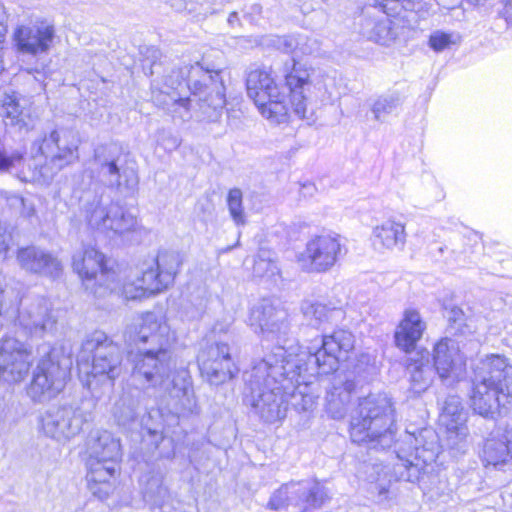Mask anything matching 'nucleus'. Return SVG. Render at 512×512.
<instances>
[{
    "label": "nucleus",
    "instance_id": "nucleus-1",
    "mask_svg": "<svg viewBox=\"0 0 512 512\" xmlns=\"http://www.w3.org/2000/svg\"><path fill=\"white\" fill-rule=\"evenodd\" d=\"M174 339L169 325L154 313L137 318L124 332L126 344L137 349L135 354L132 349L128 352L133 381L143 388H157L167 393L175 413L189 416L198 413V405L188 371H175L170 379V347Z\"/></svg>",
    "mask_w": 512,
    "mask_h": 512
},
{
    "label": "nucleus",
    "instance_id": "nucleus-2",
    "mask_svg": "<svg viewBox=\"0 0 512 512\" xmlns=\"http://www.w3.org/2000/svg\"><path fill=\"white\" fill-rule=\"evenodd\" d=\"M223 53L213 50L201 62L173 68L151 84L153 103L174 118L189 120L191 108L203 120L216 122L226 105Z\"/></svg>",
    "mask_w": 512,
    "mask_h": 512
},
{
    "label": "nucleus",
    "instance_id": "nucleus-3",
    "mask_svg": "<svg viewBox=\"0 0 512 512\" xmlns=\"http://www.w3.org/2000/svg\"><path fill=\"white\" fill-rule=\"evenodd\" d=\"M354 344V335L339 329L323 335L321 346L315 350L298 349L296 353L286 350L284 360H280V377L288 404L298 412L312 411L318 398L312 391L313 380L318 375L337 371L339 362L348 358Z\"/></svg>",
    "mask_w": 512,
    "mask_h": 512
},
{
    "label": "nucleus",
    "instance_id": "nucleus-4",
    "mask_svg": "<svg viewBox=\"0 0 512 512\" xmlns=\"http://www.w3.org/2000/svg\"><path fill=\"white\" fill-rule=\"evenodd\" d=\"M286 349L282 345L245 371V399L259 417L268 423L282 420L286 416L288 399L282 388L281 361Z\"/></svg>",
    "mask_w": 512,
    "mask_h": 512
},
{
    "label": "nucleus",
    "instance_id": "nucleus-5",
    "mask_svg": "<svg viewBox=\"0 0 512 512\" xmlns=\"http://www.w3.org/2000/svg\"><path fill=\"white\" fill-rule=\"evenodd\" d=\"M472 385L470 403L475 413L491 420L507 414L512 401V365L507 358L492 354L481 360Z\"/></svg>",
    "mask_w": 512,
    "mask_h": 512
},
{
    "label": "nucleus",
    "instance_id": "nucleus-6",
    "mask_svg": "<svg viewBox=\"0 0 512 512\" xmlns=\"http://www.w3.org/2000/svg\"><path fill=\"white\" fill-rule=\"evenodd\" d=\"M393 412L391 399L386 394L360 399L350 421L351 440L367 444L371 449L391 447L395 438Z\"/></svg>",
    "mask_w": 512,
    "mask_h": 512
},
{
    "label": "nucleus",
    "instance_id": "nucleus-7",
    "mask_svg": "<svg viewBox=\"0 0 512 512\" xmlns=\"http://www.w3.org/2000/svg\"><path fill=\"white\" fill-rule=\"evenodd\" d=\"M87 387L92 388L93 381L107 384L110 388L123 371V352L120 346L111 340L104 332L95 331L83 341L78 355L77 364L80 371L89 367Z\"/></svg>",
    "mask_w": 512,
    "mask_h": 512
},
{
    "label": "nucleus",
    "instance_id": "nucleus-8",
    "mask_svg": "<svg viewBox=\"0 0 512 512\" xmlns=\"http://www.w3.org/2000/svg\"><path fill=\"white\" fill-rule=\"evenodd\" d=\"M88 451V489L103 500L112 490L111 479L115 477L122 458L120 440L107 430L96 431L91 435Z\"/></svg>",
    "mask_w": 512,
    "mask_h": 512
},
{
    "label": "nucleus",
    "instance_id": "nucleus-9",
    "mask_svg": "<svg viewBox=\"0 0 512 512\" xmlns=\"http://www.w3.org/2000/svg\"><path fill=\"white\" fill-rule=\"evenodd\" d=\"M437 453V447L432 442L429 443V446L416 445L414 453L408 457L397 452L392 473L382 463H364L362 473L365 475V480L374 485L373 491H377L380 497L386 498L392 479L407 482L418 481L426 466L435 461Z\"/></svg>",
    "mask_w": 512,
    "mask_h": 512
},
{
    "label": "nucleus",
    "instance_id": "nucleus-10",
    "mask_svg": "<svg viewBox=\"0 0 512 512\" xmlns=\"http://www.w3.org/2000/svg\"><path fill=\"white\" fill-rule=\"evenodd\" d=\"M286 86L290 91V104L293 113L301 118L313 120L319 104L330 99L323 76L293 61L291 70L285 75Z\"/></svg>",
    "mask_w": 512,
    "mask_h": 512
},
{
    "label": "nucleus",
    "instance_id": "nucleus-11",
    "mask_svg": "<svg viewBox=\"0 0 512 512\" xmlns=\"http://www.w3.org/2000/svg\"><path fill=\"white\" fill-rule=\"evenodd\" d=\"M79 143L77 134L71 129H51L44 133L36 163L43 183H48L57 172L78 159Z\"/></svg>",
    "mask_w": 512,
    "mask_h": 512
},
{
    "label": "nucleus",
    "instance_id": "nucleus-12",
    "mask_svg": "<svg viewBox=\"0 0 512 512\" xmlns=\"http://www.w3.org/2000/svg\"><path fill=\"white\" fill-rule=\"evenodd\" d=\"M37 354L40 358L34 372V395L40 393L53 397L64 388L72 359L63 347L49 343L38 345Z\"/></svg>",
    "mask_w": 512,
    "mask_h": 512
},
{
    "label": "nucleus",
    "instance_id": "nucleus-13",
    "mask_svg": "<svg viewBox=\"0 0 512 512\" xmlns=\"http://www.w3.org/2000/svg\"><path fill=\"white\" fill-rule=\"evenodd\" d=\"M247 94L257 106L263 117L274 123L286 121L288 108L284 103L285 95L280 91L272 71L266 67H257L249 71L246 78Z\"/></svg>",
    "mask_w": 512,
    "mask_h": 512
},
{
    "label": "nucleus",
    "instance_id": "nucleus-14",
    "mask_svg": "<svg viewBox=\"0 0 512 512\" xmlns=\"http://www.w3.org/2000/svg\"><path fill=\"white\" fill-rule=\"evenodd\" d=\"M85 219L90 228L109 237H124L138 226L136 216L118 203H105L102 195H95L85 204Z\"/></svg>",
    "mask_w": 512,
    "mask_h": 512
},
{
    "label": "nucleus",
    "instance_id": "nucleus-15",
    "mask_svg": "<svg viewBox=\"0 0 512 512\" xmlns=\"http://www.w3.org/2000/svg\"><path fill=\"white\" fill-rule=\"evenodd\" d=\"M90 401L74 400L70 404L48 409L40 417L43 432L57 440L69 439L79 434L84 423L91 419Z\"/></svg>",
    "mask_w": 512,
    "mask_h": 512
},
{
    "label": "nucleus",
    "instance_id": "nucleus-16",
    "mask_svg": "<svg viewBox=\"0 0 512 512\" xmlns=\"http://www.w3.org/2000/svg\"><path fill=\"white\" fill-rule=\"evenodd\" d=\"M327 497L325 488L317 481H291L283 484L272 494L267 507L271 510H279L293 506L298 508L299 512H307L321 507Z\"/></svg>",
    "mask_w": 512,
    "mask_h": 512
},
{
    "label": "nucleus",
    "instance_id": "nucleus-17",
    "mask_svg": "<svg viewBox=\"0 0 512 512\" xmlns=\"http://www.w3.org/2000/svg\"><path fill=\"white\" fill-rule=\"evenodd\" d=\"M248 324L268 340H280L289 329L288 312L277 300L263 298L249 312Z\"/></svg>",
    "mask_w": 512,
    "mask_h": 512
},
{
    "label": "nucleus",
    "instance_id": "nucleus-18",
    "mask_svg": "<svg viewBox=\"0 0 512 512\" xmlns=\"http://www.w3.org/2000/svg\"><path fill=\"white\" fill-rule=\"evenodd\" d=\"M341 238L336 233H323L311 237L298 260L309 272H326L342 255Z\"/></svg>",
    "mask_w": 512,
    "mask_h": 512
},
{
    "label": "nucleus",
    "instance_id": "nucleus-19",
    "mask_svg": "<svg viewBox=\"0 0 512 512\" xmlns=\"http://www.w3.org/2000/svg\"><path fill=\"white\" fill-rule=\"evenodd\" d=\"M117 152L113 145H102L95 149L93 163L98 178L107 187L133 191L139 182L138 174L133 168L118 165Z\"/></svg>",
    "mask_w": 512,
    "mask_h": 512
},
{
    "label": "nucleus",
    "instance_id": "nucleus-20",
    "mask_svg": "<svg viewBox=\"0 0 512 512\" xmlns=\"http://www.w3.org/2000/svg\"><path fill=\"white\" fill-rule=\"evenodd\" d=\"M433 368L442 382L453 384L464 378L466 357L459 343L451 338H443L433 347Z\"/></svg>",
    "mask_w": 512,
    "mask_h": 512
},
{
    "label": "nucleus",
    "instance_id": "nucleus-21",
    "mask_svg": "<svg viewBox=\"0 0 512 512\" xmlns=\"http://www.w3.org/2000/svg\"><path fill=\"white\" fill-rule=\"evenodd\" d=\"M30 353L25 345L15 338H5L0 345V379L20 382L28 374Z\"/></svg>",
    "mask_w": 512,
    "mask_h": 512
},
{
    "label": "nucleus",
    "instance_id": "nucleus-22",
    "mask_svg": "<svg viewBox=\"0 0 512 512\" xmlns=\"http://www.w3.org/2000/svg\"><path fill=\"white\" fill-rule=\"evenodd\" d=\"M465 421L466 414L460 399L456 396L448 397L440 414V423L446 429V442L451 450L465 452L468 435Z\"/></svg>",
    "mask_w": 512,
    "mask_h": 512
},
{
    "label": "nucleus",
    "instance_id": "nucleus-23",
    "mask_svg": "<svg viewBox=\"0 0 512 512\" xmlns=\"http://www.w3.org/2000/svg\"><path fill=\"white\" fill-rule=\"evenodd\" d=\"M384 9L378 7L367 8L359 21V33L370 41L388 46L396 38V32L392 27V21Z\"/></svg>",
    "mask_w": 512,
    "mask_h": 512
},
{
    "label": "nucleus",
    "instance_id": "nucleus-24",
    "mask_svg": "<svg viewBox=\"0 0 512 512\" xmlns=\"http://www.w3.org/2000/svg\"><path fill=\"white\" fill-rule=\"evenodd\" d=\"M356 383L351 373L339 372L332 376L326 393V411L333 419L345 416Z\"/></svg>",
    "mask_w": 512,
    "mask_h": 512
},
{
    "label": "nucleus",
    "instance_id": "nucleus-25",
    "mask_svg": "<svg viewBox=\"0 0 512 512\" xmlns=\"http://www.w3.org/2000/svg\"><path fill=\"white\" fill-rule=\"evenodd\" d=\"M56 39L55 25L51 18H38L34 22V72L39 73L50 63L48 53Z\"/></svg>",
    "mask_w": 512,
    "mask_h": 512
},
{
    "label": "nucleus",
    "instance_id": "nucleus-26",
    "mask_svg": "<svg viewBox=\"0 0 512 512\" xmlns=\"http://www.w3.org/2000/svg\"><path fill=\"white\" fill-rule=\"evenodd\" d=\"M72 265L74 271L85 280L96 279L99 273L101 278L107 279L114 275L107 271L104 255L91 246L84 247L82 251L75 253Z\"/></svg>",
    "mask_w": 512,
    "mask_h": 512
},
{
    "label": "nucleus",
    "instance_id": "nucleus-27",
    "mask_svg": "<svg viewBox=\"0 0 512 512\" xmlns=\"http://www.w3.org/2000/svg\"><path fill=\"white\" fill-rule=\"evenodd\" d=\"M425 329L426 324L419 312L414 309L406 310L395 331L396 346L405 352L414 350Z\"/></svg>",
    "mask_w": 512,
    "mask_h": 512
},
{
    "label": "nucleus",
    "instance_id": "nucleus-28",
    "mask_svg": "<svg viewBox=\"0 0 512 512\" xmlns=\"http://www.w3.org/2000/svg\"><path fill=\"white\" fill-rule=\"evenodd\" d=\"M163 480V474L154 469L144 473L139 480L143 499L153 512H162L161 509L170 501V494Z\"/></svg>",
    "mask_w": 512,
    "mask_h": 512
},
{
    "label": "nucleus",
    "instance_id": "nucleus-29",
    "mask_svg": "<svg viewBox=\"0 0 512 512\" xmlns=\"http://www.w3.org/2000/svg\"><path fill=\"white\" fill-rule=\"evenodd\" d=\"M374 245L378 249L402 248L406 241L404 225L386 220L373 230Z\"/></svg>",
    "mask_w": 512,
    "mask_h": 512
},
{
    "label": "nucleus",
    "instance_id": "nucleus-30",
    "mask_svg": "<svg viewBox=\"0 0 512 512\" xmlns=\"http://www.w3.org/2000/svg\"><path fill=\"white\" fill-rule=\"evenodd\" d=\"M201 373L210 384L220 385L234 378L239 372L233 358H221L220 361L205 360L199 365Z\"/></svg>",
    "mask_w": 512,
    "mask_h": 512
},
{
    "label": "nucleus",
    "instance_id": "nucleus-31",
    "mask_svg": "<svg viewBox=\"0 0 512 512\" xmlns=\"http://www.w3.org/2000/svg\"><path fill=\"white\" fill-rule=\"evenodd\" d=\"M410 375V388L414 393L426 391L433 383L436 371L430 365L428 357L411 359L407 366Z\"/></svg>",
    "mask_w": 512,
    "mask_h": 512
},
{
    "label": "nucleus",
    "instance_id": "nucleus-32",
    "mask_svg": "<svg viewBox=\"0 0 512 512\" xmlns=\"http://www.w3.org/2000/svg\"><path fill=\"white\" fill-rule=\"evenodd\" d=\"M301 310L309 324L316 328L321 327L324 323H332L341 315V311L338 309L328 308L322 303L310 300L303 301Z\"/></svg>",
    "mask_w": 512,
    "mask_h": 512
},
{
    "label": "nucleus",
    "instance_id": "nucleus-33",
    "mask_svg": "<svg viewBox=\"0 0 512 512\" xmlns=\"http://www.w3.org/2000/svg\"><path fill=\"white\" fill-rule=\"evenodd\" d=\"M403 99L397 91H388L369 100L370 111L376 121L384 122L398 107Z\"/></svg>",
    "mask_w": 512,
    "mask_h": 512
},
{
    "label": "nucleus",
    "instance_id": "nucleus-34",
    "mask_svg": "<svg viewBox=\"0 0 512 512\" xmlns=\"http://www.w3.org/2000/svg\"><path fill=\"white\" fill-rule=\"evenodd\" d=\"M152 262L159 270L164 282L168 283L170 286L174 283L183 259L179 252L164 250L159 252L156 259L152 260Z\"/></svg>",
    "mask_w": 512,
    "mask_h": 512
},
{
    "label": "nucleus",
    "instance_id": "nucleus-35",
    "mask_svg": "<svg viewBox=\"0 0 512 512\" xmlns=\"http://www.w3.org/2000/svg\"><path fill=\"white\" fill-rule=\"evenodd\" d=\"M135 274L140 281V285L146 289L149 295L162 292L169 287L153 262L144 264L141 270L135 272Z\"/></svg>",
    "mask_w": 512,
    "mask_h": 512
},
{
    "label": "nucleus",
    "instance_id": "nucleus-36",
    "mask_svg": "<svg viewBox=\"0 0 512 512\" xmlns=\"http://www.w3.org/2000/svg\"><path fill=\"white\" fill-rule=\"evenodd\" d=\"M254 277L271 280L280 275V268L269 250H260L254 260Z\"/></svg>",
    "mask_w": 512,
    "mask_h": 512
},
{
    "label": "nucleus",
    "instance_id": "nucleus-37",
    "mask_svg": "<svg viewBox=\"0 0 512 512\" xmlns=\"http://www.w3.org/2000/svg\"><path fill=\"white\" fill-rule=\"evenodd\" d=\"M0 115L5 119L6 126H18L21 131L27 127L23 119V112L19 110V103L14 95L4 94L0 100Z\"/></svg>",
    "mask_w": 512,
    "mask_h": 512
},
{
    "label": "nucleus",
    "instance_id": "nucleus-38",
    "mask_svg": "<svg viewBox=\"0 0 512 512\" xmlns=\"http://www.w3.org/2000/svg\"><path fill=\"white\" fill-rule=\"evenodd\" d=\"M62 272L60 261L49 253L34 249V273L57 278Z\"/></svg>",
    "mask_w": 512,
    "mask_h": 512
},
{
    "label": "nucleus",
    "instance_id": "nucleus-39",
    "mask_svg": "<svg viewBox=\"0 0 512 512\" xmlns=\"http://www.w3.org/2000/svg\"><path fill=\"white\" fill-rule=\"evenodd\" d=\"M12 46L19 55L32 54V28L19 25L12 34Z\"/></svg>",
    "mask_w": 512,
    "mask_h": 512
},
{
    "label": "nucleus",
    "instance_id": "nucleus-40",
    "mask_svg": "<svg viewBox=\"0 0 512 512\" xmlns=\"http://www.w3.org/2000/svg\"><path fill=\"white\" fill-rule=\"evenodd\" d=\"M242 199V191L238 188L231 189L227 196V206L230 216L238 226L246 223Z\"/></svg>",
    "mask_w": 512,
    "mask_h": 512
},
{
    "label": "nucleus",
    "instance_id": "nucleus-41",
    "mask_svg": "<svg viewBox=\"0 0 512 512\" xmlns=\"http://www.w3.org/2000/svg\"><path fill=\"white\" fill-rule=\"evenodd\" d=\"M460 37L453 33L435 31L429 37V47L435 52H442L459 42Z\"/></svg>",
    "mask_w": 512,
    "mask_h": 512
},
{
    "label": "nucleus",
    "instance_id": "nucleus-42",
    "mask_svg": "<svg viewBox=\"0 0 512 512\" xmlns=\"http://www.w3.org/2000/svg\"><path fill=\"white\" fill-rule=\"evenodd\" d=\"M221 358H232L230 347L226 343H214L203 349L198 355V363L209 359L220 361Z\"/></svg>",
    "mask_w": 512,
    "mask_h": 512
},
{
    "label": "nucleus",
    "instance_id": "nucleus-43",
    "mask_svg": "<svg viewBox=\"0 0 512 512\" xmlns=\"http://www.w3.org/2000/svg\"><path fill=\"white\" fill-rule=\"evenodd\" d=\"M120 291L127 300L141 299L142 297L149 295L146 289L140 285V281L135 273L126 278Z\"/></svg>",
    "mask_w": 512,
    "mask_h": 512
},
{
    "label": "nucleus",
    "instance_id": "nucleus-44",
    "mask_svg": "<svg viewBox=\"0 0 512 512\" xmlns=\"http://www.w3.org/2000/svg\"><path fill=\"white\" fill-rule=\"evenodd\" d=\"M378 8L384 9L388 15L400 16L402 12H406L411 10L413 7V3L410 0H375Z\"/></svg>",
    "mask_w": 512,
    "mask_h": 512
},
{
    "label": "nucleus",
    "instance_id": "nucleus-45",
    "mask_svg": "<svg viewBox=\"0 0 512 512\" xmlns=\"http://www.w3.org/2000/svg\"><path fill=\"white\" fill-rule=\"evenodd\" d=\"M43 304H39V314L43 316L42 321L35 322L34 321V334L39 330L41 332H49L52 331L55 326V319L49 312V304L43 299Z\"/></svg>",
    "mask_w": 512,
    "mask_h": 512
},
{
    "label": "nucleus",
    "instance_id": "nucleus-46",
    "mask_svg": "<svg viewBox=\"0 0 512 512\" xmlns=\"http://www.w3.org/2000/svg\"><path fill=\"white\" fill-rule=\"evenodd\" d=\"M301 41H303V38H295L292 36H285L279 40L280 47L287 53L293 52L296 49H300L301 53L303 54H310L313 52L312 47H308L306 44H302L301 47L299 45L301 44Z\"/></svg>",
    "mask_w": 512,
    "mask_h": 512
},
{
    "label": "nucleus",
    "instance_id": "nucleus-47",
    "mask_svg": "<svg viewBox=\"0 0 512 512\" xmlns=\"http://www.w3.org/2000/svg\"><path fill=\"white\" fill-rule=\"evenodd\" d=\"M165 442L170 443V440L165 439L162 431L158 429L147 428L146 432L143 434V443L151 446V450H158L160 445Z\"/></svg>",
    "mask_w": 512,
    "mask_h": 512
},
{
    "label": "nucleus",
    "instance_id": "nucleus-48",
    "mask_svg": "<svg viewBox=\"0 0 512 512\" xmlns=\"http://www.w3.org/2000/svg\"><path fill=\"white\" fill-rule=\"evenodd\" d=\"M17 260L21 267L27 271H32V250L29 247L21 248L18 251Z\"/></svg>",
    "mask_w": 512,
    "mask_h": 512
},
{
    "label": "nucleus",
    "instance_id": "nucleus-49",
    "mask_svg": "<svg viewBox=\"0 0 512 512\" xmlns=\"http://www.w3.org/2000/svg\"><path fill=\"white\" fill-rule=\"evenodd\" d=\"M499 4V15L505 19L508 27H512V0H500Z\"/></svg>",
    "mask_w": 512,
    "mask_h": 512
},
{
    "label": "nucleus",
    "instance_id": "nucleus-50",
    "mask_svg": "<svg viewBox=\"0 0 512 512\" xmlns=\"http://www.w3.org/2000/svg\"><path fill=\"white\" fill-rule=\"evenodd\" d=\"M114 415L120 425H125L126 423L134 420L136 417L134 410L130 407H128L124 412H120L119 405L116 406Z\"/></svg>",
    "mask_w": 512,
    "mask_h": 512
},
{
    "label": "nucleus",
    "instance_id": "nucleus-51",
    "mask_svg": "<svg viewBox=\"0 0 512 512\" xmlns=\"http://www.w3.org/2000/svg\"><path fill=\"white\" fill-rule=\"evenodd\" d=\"M8 15L4 6L0 5V41L5 37L7 32Z\"/></svg>",
    "mask_w": 512,
    "mask_h": 512
},
{
    "label": "nucleus",
    "instance_id": "nucleus-52",
    "mask_svg": "<svg viewBox=\"0 0 512 512\" xmlns=\"http://www.w3.org/2000/svg\"><path fill=\"white\" fill-rule=\"evenodd\" d=\"M448 319H449V321H453L455 323L461 322L463 320L462 310L457 307H453L449 312Z\"/></svg>",
    "mask_w": 512,
    "mask_h": 512
},
{
    "label": "nucleus",
    "instance_id": "nucleus-53",
    "mask_svg": "<svg viewBox=\"0 0 512 512\" xmlns=\"http://www.w3.org/2000/svg\"><path fill=\"white\" fill-rule=\"evenodd\" d=\"M227 22L228 25L232 28L240 26V19L238 13L236 11L231 12L228 16Z\"/></svg>",
    "mask_w": 512,
    "mask_h": 512
},
{
    "label": "nucleus",
    "instance_id": "nucleus-54",
    "mask_svg": "<svg viewBox=\"0 0 512 512\" xmlns=\"http://www.w3.org/2000/svg\"><path fill=\"white\" fill-rule=\"evenodd\" d=\"M206 309V300L201 299L196 307V311L191 315L192 318L200 317Z\"/></svg>",
    "mask_w": 512,
    "mask_h": 512
},
{
    "label": "nucleus",
    "instance_id": "nucleus-55",
    "mask_svg": "<svg viewBox=\"0 0 512 512\" xmlns=\"http://www.w3.org/2000/svg\"><path fill=\"white\" fill-rule=\"evenodd\" d=\"M3 47H2V41H0V73L4 70V61H3Z\"/></svg>",
    "mask_w": 512,
    "mask_h": 512
},
{
    "label": "nucleus",
    "instance_id": "nucleus-56",
    "mask_svg": "<svg viewBox=\"0 0 512 512\" xmlns=\"http://www.w3.org/2000/svg\"><path fill=\"white\" fill-rule=\"evenodd\" d=\"M251 10H252L251 14L259 15L261 13L262 8L260 5L254 4L251 6Z\"/></svg>",
    "mask_w": 512,
    "mask_h": 512
},
{
    "label": "nucleus",
    "instance_id": "nucleus-57",
    "mask_svg": "<svg viewBox=\"0 0 512 512\" xmlns=\"http://www.w3.org/2000/svg\"><path fill=\"white\" fill-rule=\"evenodd\" d=\"M469 4L478 6L482 5L486 0H466Z\"/></svg>",
    "mask_w": 512,
    "mask_h": 512
},
{
    "label": "nucleus",
    "instance_id": "nucleus-58",
    "mask_svg": "<svg viewBox=\"0 0 512 512\" xmlns=\"http://www.w3.org/2000/svg\"><path fill=\"white\" fill-rule=\"evenodd\" d=\"M160 65L153 63L150 67V74L153 75L155 72H157Z\"/></svg>",
    "mask_w": 512,
    "mask_h": 512
},
{
    "label": "nucleus",
    "instance_id": "nucleus-59",
    "mask_svg": "<svg viewBox=\"0 0 512 512\" xmlns=\"http://www.w3.org/2000/svg\"><path fill=\"white\" fill-rule=\"evenodd\" d=\"M170 454L171 453L169 451H167V452L159 451L158 457H166V458H168V457H170Z\"/></svg>",
    "mask_w": 512,
    "mask_h": 512
},
{
    "label": "nucleus",
    "instance_id": "nucleus-60",
    "mask_svg": "<svg viewBox=\"0 0 512 512\" xmlns=\"http://www.w3.org/2000/svg\"><path fill=\"white\" fill-rule=\"evenodd\" d=\"M107 289L110 290V292H113L117 289L116 285H113V284H108L107 285Z\"/></svg>",
    "mask_w": 512,
    "mask_h": 512
},
{
    "label": "nucleus",
    "instance_id": "nucleus-61",
    "mask_svg": "<svg viewBox=\"0 0 512 512\" xmlns=\"http://www.w3.org/2000/svg\"><path fill=\"white\" fill-rule=\"evenodd\" d=\"M303 187H304L305 189H308L309 191L314 190V186H313V185H311V184H309V185H304Z\"/></svg>",
    "mask_w": 512,
    "mask_h": 512
},
{
    "label": "nucleus",
    "instance_id": "nucleus-62",
    "mask_svg": "<svg viewBox=\"0 0 512 512\" xmlns=\"http://www.w3.org/2000/svg\"><path fill=\"white\" fill-rule=\"evenodd\" d=\"M424 433H425V434H427V433H430V431H428V430H424L423 432H421L420 436H421V437H424V435H423Z\"/></svg>",
    "mask_w": 512,
    "mask_h": 512
}]
</instances>
